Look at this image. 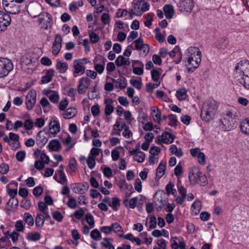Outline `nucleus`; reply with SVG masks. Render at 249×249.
<instances>
[{"instance_id": "f257e3e1", "label": "nucleus", "mask_w": 249, "mask_h": 249, "mask_svg": "<svg viewBox=\"0 0 249 249\" xmlns=\"http://www.w3.org/2000/svg\"><path fill=\"white\" fill-rule=\"evenodd\" d=\"M234 71L237 81L243 87L249 89V61L241 60L236 64Z\"/></svg>"}, {"instance_id": "f03ea898", "label": "nucleus", "mask_w": 249, "mask_h": 249, "mask_svg": "<svg viewBox=\"0 0 249 249\" xmlns=\"http://www.w3.org/2000/svg\"><path fill=\"white\" fill-rule=\"evenodd\" d=\"M236 112L229 110L223 114L219 121V127L223 131H230L236 127Z\"/></svg>"}, {"instance_id": "7ed1b4c3", "label": "nucleus", "mask_w": 249, "mask_h": 249, "mask_svg": "<svg viewBox=\"0 0 249 249\" xmlns=\"http://www.w3.org/2000/svg\"><path fill=\"white\" fill-rule=\"evenodd\" d=\"M187 60L186 65L189 69L198 67L201 61V53L199 49L195 47H191L187 50Z\"/></svg>"}, {"instance_id": "20e7f679", "label": "nucleus", "mask_w": 249, "mask_h": 249, "mask_svg": "<svg viewBox=\"0 0 249 249\" xmlns=\"http://www.w3.org/2000/svg\"><path fill=\"white\" fill-rule=\"evenodd\" d=\"M205 113L203 117V121L206 122L212 120L215 116L218 106L215 101L209 100L204 103Z\"/></svg>"}, {"instance_id": "39448f33", "label": "nucleus", "mask_w": 249, "mask_h": 249, "mask_svg": "<svg viewBox=\"0 0 249 249\" xmlns=\"http://www.w3.org/2000/svg\"><path fill=\"white\" fill-rule=\"evenodd\" d=\"M89 62L90 61L88 58L75 59L73 61V76L76 77L83 75L85 72V65Z\"/></svg>"}, {"instance_id": "423d86ee", "label": "nucleus", "mask_w": 249, "mask_h": 249, "mask_svg": "<svg viewBox=\"0 0 249 249\" xmlns=\"http://www.w3.org/2000/svg\"><path fill=\"white\" fill-rule=\"evenodd\" d=\"M2 5L5 10L12 14H17L20 11L21 3L18 2L15 0H2Z\"/></svg>"}, {"instance_id": "0eeeda50", "label": "nucleus", "mask_w": 249, "mask_h": 249, "mask_svg": "<svg viewBox=\"0 0 249 249\" xmlns=\"http://www.w3.org/2000/svg\"><path fill=\"white\" fill-rule=\"evenodd\" d=\"M13 69V64L9 59L0 58V77L6 76Z\"/></svg>"}, {"instance_id": "6e6552de", "label": "nucleus", "mask_w": 249, "mask_h": 249, "mask_svg": "<svg viewBox=\"0 0 249 249\" xmlns=\"http://www.w3.org/2000/svg\"><path fill=\"white\" fill-rule=\"evenodd\" d=\"M202 177L201 169L198 167L194 166L189 173V179L192 184H195L201 182Z\"/></svg>"}, {"instance_id": "1a4fd4ad", "label": "nucleus", "mask_w": 249, "mask_h": 249, "mask_svg": "<svg viewBox=\"0 0 249 249\" xmlns=\"http://www.w3.org/2000/svg\"><path fill=\"white\" fill-rule=\"evenodd\" d=\"M91 80L88 77H83L79 81L77 86V92L79 94H84L89 89Z\"/></svg>"}, {"instance_id": "9d476101", "label": "nucleus", "mask_w": 249, "mask_h": 249, "mask_svg": "<svg viewBox=\"0 0 249 249\" xmlns=\"http://www.w3.org/2000/svg\"><path fill=\"white\" fill-rule=\"evenodd\" d=\"M11 22L10 15L0 11V33L5 31Z\"/></svg>"}, {"instance_id": "9b49d317", "label": "nucleus", "mask_w": 249, "mask_h": 249, "mask_svg": "<svg viewBox=\"0 0 249 249\" xmlns=\"http://www.w3.org/2000/svg\"><path fill=\"white\" fill-rule=\"evenodd\" d=\"M36 92L35 90H30L26 96L25 103L27 108L31 110L36 103Z\"/></svg>"}, {"instance_id": "f8f14e48", "label": "nucleus", "mask_w": 249, "mask_h": 249, "mask_svg": "<svg viewBox=\"0 0 249 249\" xmlns=\"http://www.w3.org/2000/svg\"><path fill=\"white\" fill-rule=\"evenodd\" d=\"M194 5L193 0H180L178 4L179 10L181 12H190Z\"/></svg>"}, {"instance_id": "ddd939ff", "label": "nucleus", "mask_w": 249, "mask_h": 249, "mask_svg": "<svg viewBox=\"0 0 249 249\" xmlns=\"http://www.w3.org/2000/svg\"><path fill=\"white\" fill-rule=\"evenodd\" d=\"M106 59L103 57L100 56L95 57L94 60V68L96 73L102 74L105 70Z\"/></svg>"}, {"instance_id": "4468645a", "label": "nucleus", "mask_w": 249, "mask_h": 249, "mask_svg": "<svg viewBox=\"0 0 249 249\" xmlns=\"http://www.w3.org/2000/svg\"><path fill=\"white\" fill-rule=\"evenodd\" d=\"M52 21V16L48 13H42L38 18V22L39 24H41L42 27L45 29L51 25Z\"/></svg>"}, {"instance_id": "2eb2a0df", "label": "nucleus", "mask_w": 249, "mask_h": 249, "mask_svg": "<svg viewBox=\"0 0 249 249\" xmlns=\"http://www.w3.org/2000/svg\"><path fill=\"white\" fill-rule=\"evenodd\" d=\"M28 12L30 15L34 18H35L40 15L41 7V5L38 3H31L30 4L28 7Z\"/></svg>"}, {"instance_id": "dca6fc26", "label": "nucleus", "mask_w": 249, "mask_h": 249, "mask_svg": "<svg viewBox=\"0 0 249 249\" xmlns=\"http://www.w3.org/2000/svg\"><path fill=\"white\" fill-rule=\"evenodd\" d=\"M62 39L60 35H56L52 47V53L54 55L56 56L59 53L62 46Z\"/></svg>"}, {"instance_id": "f3484780", "label": "nucleus", "mask_w": 249, "mask_h": 249, "mask_svg": "<svg viewBox=\"0 0 249 249\" xmlns=\"http://www.w3.org/2000/svg\"><path fill=\"white\" fill-rule=\"evenodd\" d=\"M129 153L131 155L133 156L134 160L139 162L142 163L144 161L145 158V154L143 152L138 150V148L130 150Z\"/></svg>"}, {"instance_id": "a211bd4d", "label": "nucleus", "mask_w": 249, "mask_h": 249, "mask_svg": "<svg viewBox=\"0 0 249 249\" xmlns=\"http://www.w3.org/2000/svg\"><path fill=\"white\" fill-rule=\"evenodd\" d=\"M158 140L162 143H171L173 142L174 138L171 134L164 132L161 135L159 136Z\"/></svg>"}, {"instance_id": "6ab92c4d", "label": "nucleus", "mask_w": 249, "mask_h": 249, "mask_svg": "<svg viewBox=\"0 0 249 249\" xmlns=\"http://www.w3.org/2000/svg\"><path fill=\"white\" fill-rule=\"evenodd\" d=\"M50 132L52 134H56L60 130V126L58 120L54 118L49 123Z\"/></svg>"}, {"instance_id": "aec40b11", "label": "nucleus", "mask_w": 249, "mask_h": 249, "mask_svg": "<svg viewBox=\"0 0 249 249\" xmlns=\"http://www.w3.org/2000/svg\"><path fill=\"white\" fill-rule=\"evenodd\" d=\"M151 115L152 116L155 122L160 124L161 120L160 110L158 107L154 106L151 107Z\"/></svg>"}, {"instance_id": "412c9836", "label": "nucleus", "mask_w": 249, "mask_h": 249, "mask_svg": "<svg viewBox=\"0 0 249 249\" xmlns=\"http://www.w3.org/2000/svg\"><path fill=\"white\" fill-rule=\"evenodd\" d=\"M54 76V71L53 69H50L48 70L45 75L43 76L41 80V83L43 84L49 83L52 80L53 77Z\"/></svg>"}, {"instance_id": "4be33fe9", "label": "nucleus", "mask_w": 249, "mask_h": 249, "mask_svg": "<svg viewBox=\"0 0 249 249\" xmlns=\"http://www.w3.org/2000/svg\"><path fill=\"white\" fill-rule=\"evenodd\" d=\"M54 179L61 184H65L67 182V178L63 171L59 170L53 176Z\"/></svg>"}, {"instance_id": "5701e85b", "label": "nucleus", "mask_w": 249, "mask_h": 249, "mask_svg": "<svg viewBox=\"0 0 249 249\" xmlns=\"http://www.w3.org/2000/svg\"><path fill=\"white\" fill-rule=\"evenodd\" d=\"M115 86L117 88L120 89H124L126 88L127 85V81L126 79L124 77H119L117 79L111 78Z\"/></svg>"}, {"instance_id": "b1692460", "label": "nucleus", "mask_w": 249, "mask_h": 249, "mask_svg": "<svg viewBox=\"0 0 249 249\" xmlns=\"http://www.w3.org/2000/svg\"><path fill=\"white\" fill-rule=\"evenodd\" d=\"M115 63L118 67H121L124 65L129 66L131 64L129 58H125L123 55L118 56L115 60Z\"/></svg>"}, {"instance_id": "393cba45", "label": "nucleus", "mask_w": 249, "mask_h": 249, "mask_svg": "<svg viewBox=\"0 0 249 249\" xmlns=\"http://www.w3.org/2000/svg\"><path fill=\"white\" fill-rule=\"evenodd\" d=\"M166 169V162L161 161L159 164L156 171V178H160L164 174Z\"/></svg>"}, {"instance_id": "a878e982", "label": "nucleus", "mask_w": 249, "mask_h": 249, "mask_svg": "<svg viewBox=\"0 0 249 249\" xmlns=\"http://www.w3.org/2000/svg\"><path fill=\"white\" fill-rule=\"evenodd\" d=\"M141 4L140 0H138L134 3L133 9L131 10L130 13L137 16H141L142 14Z\"/></svg>"}, {"instance_id": "bb28decb", "label": "nucleus", "mask_w": 249, "mask_h": 249, "mask_svg": "<svg viewBox=\"0 0 249 249\" xmlns=\"http://www.w3.org/2000/svg\"><path fill=\"white\" fill-rule=\"evenodd\" d=\"M165 17L167 18H171L174 14V10L173 6L170 4H166L163 8Z\"/></svg>"}, {"instance_id": "cd10ccee", "label": "nucleus", "mask_w": 249, "mask_h": 249, "mask_svg": "<svg viewBox=\"0 0 249 249\" xmlns=\"http://www.w3.org/2000/svg\"><path fill=\"white\" fill-rule=\"evenodd\" d=\"M190 154L193 157H197L200 163L202 162V153L199 148H192L190 149Z\"/></svg>"}, {"instance_id": "c85d7f7f", "label": "nucleus", "mask_w": 249, "mask_h": 249, "mask_svg": "<svg viewBox=\"0 0 249 249\" xmlns=\"http://www.w3.org/2000/svg\"><path fill=\"white\" fill-rule=\"evenodd\" d=\"M61 146V143L58 140L53 139L51 140L48 145V147L51 151H58Z\"/></svg>"}, {"instance_id": "c756f323", "label": "nucleus", "mask_w": 249, "mask_h": 249, "mask_svg": "<svg viewBox=\"0 0 249 249\" xmlns=\"http://www.w3.org/2000/svg\"><path fill=\"white\" fill-rule=\"evenodd\" d=\"M56 69L61 73H64L68 69V64L61 61H57Z\"/></svg>"}, {"instance_id": "7c9ffc66", "label": "nucleus", "mask_w": 249, "mask_h": 249, "mask_svg": "<svg viewBox=\"0 0 249 249\" xmlns=\"http://www.w3.org/2000/svg\"><path fill=\"white\" fill-rule=\"evenodd\" d=\"M201 203L199 200H196L191 206V211L193 214H198L201 210Z\"/></svg>"}, {"instance_id": "2f4dec72", "label": "nucleus", "mask_w": 249, "mask_h": 249, "mask_svg": "<svg viewBox=\"0 0 249 249\" xmlns=\"http://www.w3.org/2000/svg\"><path fill=\"white\" fill-rule=\"evenodd\" d=\"M168 54L172 58L176 56H177L178 57V59L175 61L176 64H178L180 62L181 59V54L179 52V48L178 47L176 46L172 51L169 52Z\"/></svg>"}, {"instance_id": "473e14b6", "label": "nucleus", "mask_w": 249, "mask_h": 249, "mask_svg": "<svg viewBox=\"0 0 249 249\" xmlns=\"http://www.w3.org/2000/svg\"><path fill=\"white\" fill-rule=\"evenodd\" d=\"M111 227L112 231L116 233L117 235L120 237L123 236V234L124 233L123 230L121 226L119 223L117 222L113 223L111 225Z\"/></svg>"}, {"instance_id": "72a5a7b5", "label": "nucleus", "mask_w": 249, "mask_h": 249, "mask_svg": "<svg viewBox=\"0 0 249 249\" xmlns=\"http://www.w3.org/2000/svg\"><path fill=\"white\" fill-rule=\"evenodd\" d=\"M228 43V41L227 38L223 37L217 40L215 45L218 49H224L227 47Z\"/></svg>"}, {"instance_id": "f704fd0d", "label": "nucleus", "mask_w": 249, "mask_h": 249, "mask_svg": "<svg viewBox=\"0 0 249 249\" xmlns=\"http://www.w3.org/2000/svg\"><path fill=\"white\" fill-rule=\"evenodd\" d=\"M138 201L137 197H134L129 200L128 199H125L124 200V204L125 207H129L134 209L136 207Z\"/></svg>"}, {"instance_id": "c9c22d12", "label": "nucleus", "mask_w": 249, "mask_h": 249, "mask_svg": "<svg viewBox=\"0 0 249 249\" xmlns=\"http://www.w3.org/2000/svg\"><path fill=\"white\" fill-rule=\"evenodd\" d=\"M241 131L246 134L249 135V120L248 119L243 120L240 124Z\"/></svg>"}, {"instance_id": "e433bc0d", "label": "nucleus", "mask_w": 249, "mask_h": 249, "mask_svg": "<svg viewBox=\"0 0 249 249\" xmlns=\"http://www.w3.org/2000/svg\"><path fill=\"white\" fill-rule=\"evenodd\" d=\"M109 206L112 208L114 211H117L120 206V200L116 197L112 198L109 204Z\"/></svg>"}, {"instance_id": "4c0bfd02", "label": "nucleus", "mask_w": 249, "mask_h": 249, "mask_svg": "<svg viewBox=\"0 0 249 249\" xmlns=\"http://www.w3.org/2000/svg\"><path fill=\"white\" fill-rule=\"evenodd\" d=\"M76 109L73 107L68 108L63 115L64 118L70 119L73 118L76 114Z\"/></svg>"}, {"instance_id": "58836bf2", "label": "nucleus", "mask_w": 249, "mask_h": 249, "mask_svg": "<svg viewBox=\"0 0 249 249\" xmlns=\"http://www.w3.org/2000/svg\"><path fill=\"white\" fill-rule=\"evenodd\" d=\"M169 150L172 154L176 155L178 157H181L183 155L182 149L180 148H178L175 144L171 145Z\"/></svg>"}, {"instance_id": "ea45409f", "label": "nucleus", "mask_w": 249, "mask_h": 249, "mask_svg": "<svg viewBox=\"0 0 249 249\" xmlns=\"http://www.w3.org/2000/svg\"><path fill=\"white\" fill-rule=\"evenodd\" d=\"M23 221L29 226H33L34 224V219L32 215L29 213H25L23 217Z\"/></svg>"}, {"instance_id": "a19ab883", "label": "nucleus", "mask_w": 249, "mask_h": 249, "mask_svg": "<svg viewBox=\"0 0 249 249\" xmlns=\"http://www.w3.org/2000/svg\"><path fill=\"white\" fill-rule=\"evenodd\" d=\"M112 103V100H109L108 103L107 100H105V103L106 104V106L105 109V113L106 115H110L114 110V108L111 105Z\"/></svg>"}, {"instance_id": "79ce46f5", "label": "nucleus", "mask_w": 249, "mask_h": 249, "mask_svg": "<svg viewBox=\"0 0 249 249\" xmlns=\"http://www.w3.org/2000/svg\"><path fill=\"white\" fill-rule=\"evenodd\" d=\"M176 96L179 100L186 99L187 97V90L184 88L178 90L176 92Z\"/></svg>"}, {"instance_id": "37998d69", "label": "nucleus", "mask_w": 249, "mask_h": 249, "mask_svg": "<svg viewBox=\"0 0 249 249\" xmlns=\"http://www.w3.org/2000/svg\"><path fill=\"white\" fill-rule=\"evenodd\" d=\"M50 95L48 96L50 101L53 103H58L59 100V95L58 93L54 91L50 90Z\"/></svg>"}, {"instance_id": "c03bdc74", "label": "nucleus", "mask_w": 249, "mask_h": 249, "mask_svg": "<svg viewBox=\"0 0 249 249\" xmlns=\"http://www.w3.org/2000/svg\"><path fill=\"white\" fill-rule=\"evenodd\" d=\"M41 238L40 233L37 232H32L28 234L27 239L30 241H36L39 240Z\"/></svg>"}, {"instance_id": "a18cd8bd", "label": "nucleus", "mask_w": 249, "mask_h": 249, "mask_svg": "<svg viewBox=\"0 0 249 249\" xmlns=\"http://www.w3.org/2000/svg\"><path fill=\"white\" fill-rule=\"evenodd\" d=\"M98 88L96 84L92 88V90L88 92V97L89 99H95L98 95Z\"/></svg>"}, {"instance_id": "49530a36", "label": "nucleus", "mask_w": 249, "mask_h": 249, "mask_svg": "<svg viewBox=\"0 0 249 249\" xmlns=\"http://www.w3.org/2000/svg\"><path fill=\"white\" fill-rule=\"evenodd\" d=\"M45 220L42 213H38L36 218V225L38 228H41L43 226Z\"/></svg>"}, {"instance_id": "de8ad7c7", "label": "nucleus", "mask_w": 249, "mask_h": 249, "mask_svg": "<svg viewBox=\"0 0 249 249\" xmlns=\"http://www.w3.org/2000/svg\"><path fill=\"white\" fill-rule=\"evenodd\" d=\"M166 193L168 195L172 194L174 196L177 195V191L174 188V185L171 182H169L166 186Z\"/></svg>"}, {"instance_id": "09e8293b", "label": "nucleus", "mask_w": 249, "mask_h": 249, "mask_svg": "<svg viewBox=\"0 0 249 249\" xmlns=\"http://www.w3.org/2000/svg\"><path fill=\"white\" fill-rule=\"evenodd\" d=\"M15 227L16 230L19 232H24L25 228L23 221L21 220L17 221Z\"/></svg>"}, {"instance_id": "8fccbe9b", "label": "nucleus", "mask_w": 249, "mask_h": 249, "mask_svg": "<svg viewBox=\"0 0 249 249\" xmlns=\"http://www.w3.org/2000/svg\"><path fill=\"white\" fill-rule=\"evenodd\" d=\"M71 186L74 193L79 194H84L80 184H71Z\"/></svg>"}, {"instance_id": "3c124183", "label": "nucleus", "mask_w": 249, "mask_h": 249, "mask_svg": "<svg viewBox=\"0 0 249 249\" xmlns=\"http://www.w3.org/2000/svg\"><path fill=\"white\" fill-rule=\"evenodd\" d=\"M68 197L69 198V200H68L67 204L68 207H69L71 209H72L76 208V207L77 206L76 199L74 197H73L70 196H68Z\"/></svg>"}, {"instance_id": "603ef678", "label": "nucleus", "mask_w": 249, "mask_h": 249, "mask_svg": "<svg viewBox=\"0 0 249 249\" xmlns=\"http://www.w3.org/2000/svg\"><path fill=\"white\" fill-rule=\"evenodd\" d=\"M48 138L44 136H41L39 134L37 136V144L40 146H44L48 142Z\"/></svg>"}, {"instance_id": "864d4df0", "label": "nucleus", "mask_w": 249, "mask_h": 249, "mask_svg": "<svg viewBox=\"0 0 249 249\" xmlns=\"http://www.w3.org/2000/svg\"><path fill=\"white\" fill-rule=\"evenodd\" d=\"M52 216L54 219L58 222H61L62 221L64 218L63 214L58 211H56L53 212Z\"/></svg>"}, {"instance_id": "5fc2aeb1", "label": "nucleus", "mask_w": 249, "mask_h": 249, "mask_svg": "<svg viewBox=\"0 0 249 249\" xmlns=\"http://www.w3.org/2000/svg\"><path fill=\"white\" fill-rule=\"evenodd\" d=\"M177 188L179 193L182 196H186V190L185 188L183 187V186L181 184V182L180 180H178L177 184Z\"/></svg>"}, {"instance_id": "6e6d98bb", "label": "nucleus", "mask_w": 249, "mask_h": 249, "mask_svg": "<svg viewBox=\"0 0 249 249\" xmlns=\"http://www.w3.org/2000/svg\"><path fill=\"white\" fill-rule=\"evenodd\" d=\"M151 74L152 79L154 81L158 82V81L160 79L161 73L158 70L154 69V70H152L151 71Z\"/></svg>"}, {"instance_id": "4d7b16f0", "label": "nucleus", "mask_w": 249, "mask_h": 249, "mask_svg": "<svg viewBox=\"0 0 249 249\" xmlns=\"http://www.w3.org/2000/svg\"><path fill=\"white\" fill-rule=\"evenodd\" d=\"M86 220L91 228L94 227V220L93 215L90 213H87L86 215Z\"/></svg>"}, {"instance_id": "13d9d810", "label": "nucleus", "mask_w": 249, "mask_h": 249, "mask_svg": "<svg viewBox=\"0 0 249 249\" xmlns=\"http://www.w3.org/2000/svg\"><path fill=\"white\" fill-rule=\"evenodd\" d=\"M90 237L94 240H99L101 238V234L98 229H94L90 232Z\"/></svg>"}, {"instance_id": "bf43d9fd", "label": "nucleus", "mask_w": 249, "mask_h": 249, "mask_svg": "<svg viewBox=\"0 0 249 249\" xmlns=\"http://www.w3.org/2000/svg\"><path fill=\"white\" fill-rule=\"evenodd\" d=\"M18 201L15 197H11L7 202L6 205L10 208L16 207L18 206Z\"/></svg>"}, {"instance_id": "052dcab7", "label": "nucleus", "mask_w": 249, "mask_h": 249, "mask_svg": "<svg viewBox=\"0 0 249 249\" xmlns=\"http://www.w3.org/2000/svg\"><path fill=\"white\" fill-rule=\"evenodd\" d=\"M87 163L90 169H91L93 168L96 164L95 158L92 156H89L87 160Z\"/></svg>"}, {"instance_id": "680f3d73", "label": "nucleus", "mask_w": 249, "mask_h": 249, "mask_svg": "<svg viewBox=\"0 0 249 249\" xmlns=\"http://www.w3.org/2000/svg\"><path fill=\"white\" fill-rule=\"evenodd\" d=\"M160 84L159 82L158 84H152L151 83H148L146 85V91L148 92H152L154 89L158 88Z\"/></svg>"}, {"instance_id": "e2e57ef3", "label": "nucleus", "mask_w": 249, "mask_h": 249, "mask_svg": "<svg viewBox=\"0 0 249 249\" xmlns=\"http://www.w3.org/2000/svg\"><path fill=\"white\" fill-rule=\"evenodd\" d=\"M5 234L8 235V238H11L13 242H15L18 240V233L17 231H13L11 233H9V231H7L5 233Z\"/></svg>"}, {"instance_id": "0e129e2a", "label": "nucleus", "mask_w": 249, "mask_h": 249, "mask_svg": "<svg viewBox=\"0 0 249 249\" xmlns=\"http://www.w3.org/2000/svg\"><path fill=\"white\" fill-rule=\"evenodd\" d=\"M130 84L135 88L140 89L141 88L142 83L141 80L131 79Z\"/></svg>"}, {"instance_id": "69168bd1", "label": "nucleus", "mask_w": 249, "mask_h": 249, "mask_svg": "<svg viewBox=\"0 0 249 249\" xmlns=\"http://www.w3.org/2000/svg\"><path fill=\"white\" fill-rule=\"evenodd\" d=\"M101 244L104 247L108 249H115L114 246L109 242V239L107 238L104 239L103 241L101 242Z\"/></svg>"}, {"instance_id": "338daca9", "label": "nucleus", "mask_w": 249, "mask_h": 249, "mask_svg": "<svg viewBox=\"0 0 249 249\" xmlns=\"http://www.w3.org/2000/svg\"><path fill=\"white\" fill-rule=\"evenodd\" d=\"M135 44V49L139 50L145 44L143 43V39L142 38H139L134 41Z\"/></svg>"}, {"instance_id": "774afa93", "label": "nucleus", "mask_w": 249, "mask_h": 249, "mask_svg": "<svg viewBox=\"0 0 249 249\" xmlns=\"http://www.w3.org/2000/svg\"><path fill=\"white\" fill-rule=\"evenodd\" d=\"M38 209L41 213L48 211V207L45 203L42 201H39L38 203Z\"/></svg>"}]
</instances>
